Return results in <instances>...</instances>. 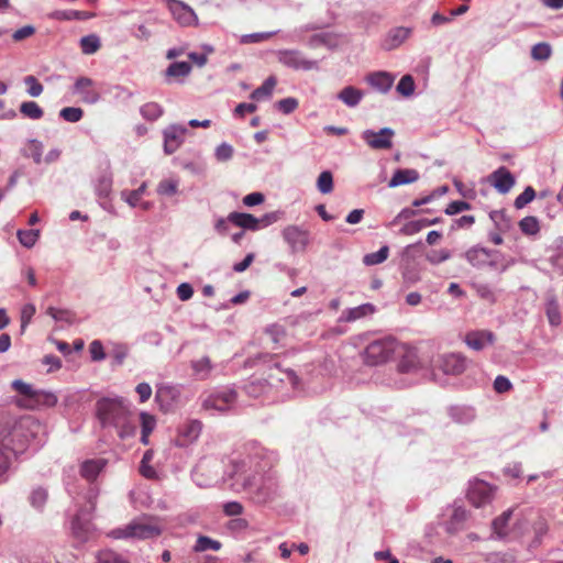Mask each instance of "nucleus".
<instances>
[{
    "mask_svg": "<svg viewBox=\"0 0 563 563\" xmlns=\"http://www.w3.org/2000/svg\"><path fill=\"white\" fill-rule=\"evenodd\" d=\"M97 417L103 427L112 426L124 439L135 433L131 411L122 398H102L96 405Z\"/></svg>",
    "mask_w": 563,
    "mask_h": 563,
    "instance_id": "nucleus-1",
    "label": "nucleus"
},
{
    "mask_svg": "<svg viewBox=\"0 0 563 563\" xmlns=\"http://www.w3.org/2000/svg\"><path fill=\"white\" fill-rule=\"evenodd\" d=\"M234 484L241 486L244 490L254 494L257 501L268 500L277 489V479L273 472L263 471L252 475H245L244 472L236 470L233 474Z\"/></svg>",
    "mask_w": 563,
    "mask_h": 563,
    "instance_id": "nucleus-2",
    "label": "nucleus"
},
{
    "mask_svg": "<svg viewBox=\"0 0 563 563\" xmlns=\"http://www.w3.org/2000/svg\"><path fill=\"white\" fill-rule=\"evenodd\" d=\"M162 531L163 526L157 519L143 517L132 520L124 528L113 529L109 536L113 539L145 540L158 537Z\"/></svg>",
    "mask_w": 563,
    "mask_h": 563,
    "instance_id": "nucleus-3",
    "label": "nucleus"
},
{
    "mask_svg": "<svg viewBox=\"0 0 563 563\" xmlns=\"http://www.w3.org/2000/svg\"><path fill=\"white\" fill-rule=\"evenodd\" d=\"M399 343L391 336L371 342L362 353L364 363L376 366L388 362L396 353Z\"/></svg>",
    "mask_w": 563,
    "mask_h": 563,
    "instance_id": "nucleus-4",
    "label": "nucleus"
},
{
    "mask_svg": "<svg viewBox=\"0 0 563 563\" xmlns=\"http://www.w3.org/2000/svg\"><path fill=\"white\" fill-rule=\"evenodd\" d=\"M275 55L278 63L292 70L309 71L319 69V62L309 59L299 49H278Z\"/></svg>",
    "mask_w": 563,
    "mask_h": 563,
    "instance_id": "nucleus-5",
    "label": "nucleus"
},
{
    "mask_svg": "<svg viewBox=\"0 0 563 563\" xmlns=\"http://www.w3.org/2000/svg\"><path fill=\"white\" fill-rule=\"evenodd\" d=\"M279 219L277 212H269L264 214L261 218H256L251 213H244V212H231L228 216V220L233 223L234 225L251 230V231H257L264 228H267L268 225L275 223Z\"/></svg>",
    "mask_w": 563,
    "mask_h": 563,
    "instance_id": "nucleus-6",
    "label": "nucleus"
},
{
    "mask_svg": "<svg viewBox=\"0 0 563 563\" xmlns=\"http://www.w3.org/2000/svg\"><path fill=\"white\" fill-rule=\"evenodd\" d=\"M465 257L471 265L478 268L488 266L495 269L501 267V271H505L507 267L505 265L501 266V254L498 251L486 247L474 246L465 253Z\"/></svg>",
    "mask_w": 563,
    "mask_h": 563,
    "instance_id": "nucleus-7",
    "label": "nucleus"
},
{
    "mask_svg": "<svg viewBox=\"0 0 563 563\" xmlns=\"http://www.w3.org/2000/svg\"><path fill=\"white\" fill-rule=\"evenodd\" d=\"M71 92L78 96L81 102L87 104H95L101 98L97 84L91 78L85 76L75 79Z\"/></svg>",
    "mask_w": 563,
    "mask_h": 563,
    "instance_id": "nucleus-8",
    "label": "nucleus"
},
{
    "mask_svg": "<svg viewBox=\"0 0 563 563\" xmlns=\"http://www.w3.org/2000/svg\"><path fill=\"white\" fill-rule=\"evenodd\" d=\"M282 235L292 253L303 252L310 242L309 232L298 225L286 227L283 230Z\"/></svg>",
    "mask_w": 563,
    "mask_h": 563,
    "instance_id": "nucleus-9",
    "label": "nucleus"
},
{
    "mask_svg": "<svg viewBox=\"0 0 563 563\" xmlns=\"http://www.w3.org/2000/svg\"><path fill=\"white\" fill-rule=\"evenodd\" d=\"M394 131L390 128H383L378 132L365 130L362 139L374 150H388L393 146Z\"/></svg>",
    "mask_w": 563,
    "mask_h": 563,
    "instance_id": "nucleus-10",
    "label": "nucleus"
},
{
    "mask_svg": "<svg viewBox=\"0 0 563 563\" xmlns=\"http://www.w3.org/2000/svg\"><path fill=\"white\" fill-rule=\"evenodd\" d=\"M167 7L173 18L183 26H194L198 24V18L195 11L186 3L178 0H167Z\"/></svg>",
    "mask_w": 563,
    "mask_h": 563,
    "instance_id": "nucleus-11",
    "label": "nucleus"
},
{
    "mask_svg": "<svg viewBox=\"0 0 563 563\" xmlns=\"http://www.w3.org/2000/svg\"><path fill=\"white\" fill-rule=\"evenodd\" d=\"M236 400V393L233 389H224L210 395L203 400L202 407L206 410L227 411Z\"/></svg>",
    "mask_w": 563,
    "mask_h": 563,
    "instance_id": "nucleus-12",
    "label": "nucleus"
},
{
    "mask_svg": "<svg viewBox=\"0 0 563 563\" xmlns=\"http://www.w3.org/2000/svg\"><path fill=\"white\" fill-rule=\"evenodd\" d=\"M495 488L483 481L471 484L467 497L475 507H482L488 504L494 496Z\"/></svg>",
    "mask_w": 563,
    "mask_h": 563,
    "instance_id": "nucleus-13",
    "label": "nucleus"
},
{
    "mask_svg": "<svg viewBox=\"0 0 563 563\" xmlns=\"http://www.w3.org/2000/svg\"><path fill=\"white\" fill-rule=\"evenodd\" d=\"M438 366L446 375H460L466 369L467 360L462 354L450 353L438 360Z\"/></svg>",
    "mask_w": 563,
    "mask_h": 563,
    "instance_id": "nucleus-14",
    "label": "nucleus"
},
{
    "mask_svg": "<svg viewBox=\"0 0 563 563\" xmlns=\"http://www.w3.org/2000/svg\"><path fill=\"white\" fill-rule=\"evenodd\" d=\"M488 181L499 194L505 195L515 186L516 178L505 166H501L489 175Z\"/></svg>",
    "mask_w": 563,
    "mask_h": 563,
    "instance_id": "nucleus-15",
    "label": "nucleus"
},
{
    "mask_svg": "<svg viewBox=\"0 0 563 563\" xmlns=\"http://www.w3.org/2000/svg\"><path fill=\"white\" fill-rule=\"evenodd\" d=\"M186 126L173 124L164 130V151L166 154H173L184 142Z\"/></svg>",
    "mask_w": 563,
    "mask_h": 563,
    "instance_id": "nucleus-16",
    "label": "nucleus"
},
{
    "mask_svg": "<svg viewBox=\"0 0 563 563\" xmlns=\"http://www.w3.org/2000/svg\"><path fill=\"white\" fill-rule=\"evenodd\" d=\"M179 396L180 393L177 387L170 385H162L158 386L155 393V401L162 411L168 412L178 401Z\"/></svg>",
    "mask_w": 563,
    "mask_h": 563,
    "instance_id": "nucleus-17",
    "label": "nucleus"
},
{
    "mask_svg": "<svg viewBox=\"0 0 563 563\" xmlns=\"http://www.w3.org/2000/svg\"><path fill=\"white\" fill-rule=\"evenodd\" d=\"M201 432V423L198 420H191L185 422L178 429V435L176 444L179 446H186L195 442Z\"/></svg>",
    "mask_w": 563,
    "mask_h": 563,
    "instance_id": "nucleus-18",
    "label": "nucleus"
},
{
    "mask_svg": "<svg viewBox=\"0 0 563 563\" xmlns=\"http://www.w3.org/2000/svg\"><path fill=\"white\" fill-rule=\"evenodd\" d=\"M494 341V333L487 330L472 331L465 335L464 340L466 345L474 351H482L486 346L492 345Z\"/></svg>",
    "mask_w": 563,
    "mask_h": 563,
    "instance_id": "nucleus-19",
    "label": "nucleus"
},
{
    "mask_svg": "<svg viewBox=\"0 0 563 563\" xmlns=\"http://www.w3.org/2000/svg\"><path fill=\"white\" fill-rule=\"evenodd\" d=\"M376 311V308L372 303H363L357 307L349 308L343 311L340 317L342 322H354L356 320L372 316Z\"/></svg>",
    "mask_w": 563,
    "mask_h": 563,
    "instance_id": "nucleus-20",
    "label": "nucleus"
},
{
    "mask_svg": "<svg viewBox=\"0 0 563 563\" xmlns=\"http://www.w3.org/2000/svg\"><path fill=\"white\" fill-rule=\"evenodd\" d=\"M367 82L377 91L386 93L394 84V76L387 71H376L367 76Z\"/></svg>",
    "mask_w": 563,
    "mask_h": 563,
    "instance_id": "nucleus-21",
    "label": "nucleus"
},
{
    "mask_svg": "<svg viewBox=\"0 0 563 563\" xmlns=\"http://www.w3.org/2000/svg\"><path fill=\"white\" fill-rule=\"evenodd\" d=\"M106 465L107 461L103 459L86 460L80 465V475L85 479L92 482L97 478Z\"/></svg>",
    "mask_w": 563,
    "mask_h": 563,
    "instance_id": "nucleus-22",
    "label": "nucleus"
},
{
    "mask_svg": "<svg viewBox=\"0 0 563 563\" xmlns=\"http://www.w3.org/2000/svg\"><path fill=\"white\" fill-rule=\"evenodd\" d=\"M410 35V29L396 27L391 30L384 41V48L387 51L400 46Z\"/></svg>",
    "mask_w": 563,
    "mask_h": 563,
    "instance_id": "nucleus-23",
    "label": "nucleus"
},
{
    "mask_svg": "<svg viewBox=\"0 0 563 563\" xmlns=\"http://www.w3.org/2000/svg\"><path fill=\"white\" fill-rule=\"evenodd\" d=\"M419 174L416 169H398L394 173L388 186L394 188L418 180Z\"/></svg>",
    "mask_w": 563,
    "mask_h": 563,
    "instance_id": "nucleus-24",
    "label": "nucleus"
},
{
    "mask_svg": "<svg viewBox=\"0 0 563 563\" xmlns=\"http://www.w3.org/2000/svg\"><path fill=\"white\" fill-rule=\"evenodd\" d=\"M450 417L457 423L466 424L474 420L475 410L472 407L453 406L450 408Z\"/></svg>",
    "mask_w": 563,
    "mask_h": 563,
    "instance_id": "nucleus-25",
    "label": "nucleus"
},
{
    "mask_svg": "<svg viewBox=\"0 0 563 563\" xmlns=\"http://www.w3.org/2000/svg\"><path fill=\"white\" fill-rule=\"evenodd\" d=\"M140 421H141V442L144 445H147L150 434L153 432V430L156 427V418L148 412L142 411L140 413Z\"/></svg>",
    "mask_w": 563,
    "mask_h": 563,
    "instance_id": "nucleus-26",
    "label": "nucleus"
},
{
    "mask_svg": "<svg viewBox=\"0 0 563 563\" xmlns=\"http://www.w3.org/2000/svg\"><path fill=\"white\" fill-rule=\"evenodd\" d=\"M338 98L347 107L353 108L362 100L363 92L353 86H347L339 92Z\"/></svg>",
    "mask_w": 563,
    "mask_h": 563,
    "instance_id": "nucleus-27",
    "label": "nucleus"
},
{
    "mask_svg": "<svg viewBox=\"0 0 563 563\" xmlns=\"http://www.w3.org/2000/svg\"><path fill=\"white\" fill-rule=\"evenodd\" d=\"M191 368L194 371V374L199 379H207L209 378L211 371L213 368L212 363L208 356H203L199 360H195L191 362Z\"/></svg>",
    "mask_w": 563,
    "mask_h": 563,
    "instance_id": "nucleus-28",
    "label": "nucleus"
},
{
    "mask_svg": "<svg viewBox=\"0 0 563 563\" xmlns=\"http://www.w3.org/2000/svg\"><path fill=\"white\" fill-rule=\"evenodd\" d=\"M545 314L548 317L549 323L552 327H558L561 324V312L559 308L558 300L554 296H550L545 303Z\"/></svg>",
    "mask_w": 563,
    "mask_h": 563,
    "instance_id": "nucleus-29",
    "label": "nucleus"
},
{
    "mask_svg": "<svg viewBox=\"0 0 563 563\" xmlns=\"http://www.w3.org/2000/svg\"><path fill=\"white\" fill-rule=\"evenodd\" d=\"M276 84V78L274 76H269L261 87L253 90V92L251 93V98L256 101L269 98L273 93Z\"/></svg>",
    "mask_w": 563,
    "mask_h": 563,
    "instance_id": "nucleus-30",
    "label": "nucleus"
},
{
    "mask_svg": "<svg viewBox=\"0 0 563 563\" xmlns=\"http://www.w3.org/2000/svg\"><path fill=\"white\" fill-rule=\"evenodd\" d=\"M191 65L187 62L172 63L166 69V76L173 78L186 77L191 71Z\"/></svg>",
    "mask_w": 563,
    "mask_h": 563,
    "instance_id": "nucleus-31",
    "label": "nucleus"
},
{
    "mask_svg": "<svg viewBox=\"0 0 563 563\" xmlns=\"http://www.w3.org/2000/svg\"><path fill=\"white\" fill-rule=\"evenodd\" d=\"M101 46L100 38L96 34H89L80 38L81 52L86 55L95 54Z\"/></svg>",
    "mask_w": 563,
    "mask_h": 563,
    "instance_id": "nucleus-32",
    "label": "nucleus"
},
{
    "mask_svg": "<svg viewBox=\"0 0 563 563\" xmlns=\"http://www.w3.org/2000/svg\"><path fill=\"white\" fill-rule=\"evenodd\" d=\"M511 516H512V510L508 509V510L504 511L499 517H497L493 521L494 532L499 538H503V537L507 536V532H508L507 531V527H508V522H509Z\"/></svg>",
    "mask_w": 563,
    "mask_h": 563,
    "instance_id": "nucleus-33",
    "label": "nucleus"
},
{
    "mask_svg": "<svg viewBox=\"0 0 563 563\" xmlns=\"http://www.w3.org/2000/svg\"><path fill=\"white\" fill-rule=\"evenodd\" d=\"M20 112L32 120H40L44 111L35 101H24L20 106Z\"/></svg>",
    "mask_w": 563,
    "mask_h": 563,
    "instance_id": "nucleus-34",
    "label": "nucleus"
},
{
    "mask_svg": "<svg viewBox=\"0 0 563 563\" xmlns=\"http://www.w3.org/2000/svg\"><path fill=\"white\" fill-rule=\"evenodd\" d=\"M112 188V176L111 173L106 172L101 174L96 183V192L100 197H107Z\"/></svg>",
    "mask_w": 563,
    "mask_h": 563,
    "instance_id": "nucleus-35",
    "label": "nucleus"
},
{
    "mask_svg": "<svg viewBox=\"0 0 563 563\" xmlns=\"http://www.w3.org/2000/svg\"><path fill=\"white\" fill-rule=\"evenodd\" d=\"M38 407H54L57 404V396L52 391L36 390L32 398Z\"/></svg>",
    "mask_w": 563,
    "mask_h": 563,
    "instance_id": "nucleus-36",
    "label": "nucleus"
},
{
    "mask_svg": "<svg viewBox=\"0 0 563 563\" xmlns=\"http://www.w3.org/2000/svg\"><path fill=\"white\" fill-rule=\"evenodd\" d=\"M152 459H153V451L147 450L144 453L142 461H141V465H140V473L142 474V476H144L145 478H148V479H154V478H156V475H157L156 471L151 465Z\"/></svg>",
    "mask_w": 563,
    "mask_h": 563,
    "instance_id": "nucleus-37",
    "label": "nucleus"
},
{
    "mask_svg": "<svg viewBox=\"0 0 563 563\" xmlns=\"http://www.w3.org/2000/svg\"><path fill=\"white\" fill-rule=\"evenodd\" d=\"M552 55V47L549 43L541 42L532 46L531 57L534 60L544 62L548 60Z\"/></svg>",
    "mask_w": 563,
    "mask_h": 563,
    "instance_id": "nucleus-38",
    "label": "nucleus"
},
{
    "mask_svg": "<svg viewBox=\"0 0 563 563\" xmlns=\"http://www.w3.org/2000/svg\"><path fill=\"white\" fill-rule=\"evenodd\" d=\"M389 249L387 245L382 246L377 252L366 254L363 258L365 265L372 266L385 262L388 257Z\"/></svg>",
    "mask_w": 563,
    "mask_h": 563,
    "instance_id": "nucleus-39",
    "label": "nucleus"
},
{
    "mask_svg": "<svg viewBox=\"0 0 563 563\" xmlns=\"http://www.w3.org/2000/svg\"><path fill=\"white\" fill-rule=\"evenodd\" d=\"M140 112L144 119L154 121L163 114V108L156 102H147L141 107Z\"/></svg>",
    "mask_w": 563,
    "mask_h": 563,
    "instance_id": "nucleus-40",
    "label": "nucleus"
},
{
    "mask_svg": "<svg viewBox=\"0 0 563 563\" xmlns=\"http://www.w3.org/2000/svg\"><path fill=\"white\" fill-rule=\"evenodd\" d=\"M519 228L527 235H536L540 231L539 221L536 217H525L519 222Z\"/></svg>",
    "mask_w": 563,
    "mask_h": 563,
    "instance_id": "nucleus-41",
    "label": "nucleus"
},
{
    "mask_svg": "<svg viewBox=\"0 0 563 563\" xmlns=\"http://www.w3.org/2000/svg\"><path fill=\"white\" fill-rule=\"evenodd\" d=\"M317 188L323 195L330 194L333 190V176L331 172L324 170L319 175Z\"/></svg>",
    "mask_w": 563,
    "mask_h": 563,
    "instance_id": "nucleus-42",
    "label": "nucleus"
},
{
    "mask_svg": "<svg viewBox=\"0 0 563 563\" xmlns=\"http://www.w3.org/2000/svg\"><path fill=\"white\" fill-rule=\"evenodd\" d=\"M16 235L20 243L23 246L30 249L35 245L36 241L38 240L40 232L38 230H19Z\"/></svg>",
    "mask_w": 563,
    "mask_h": 563,
    "instance_id": "nucleus-43",
    "label": "nucleus"
},
{
    "mask_svg": "<svg viewBox=\"0 0 563 563\" xmlns=\"http://www.w3.org/2000/svg\"><path fill=\"white\" fill-rule=\"evenodd\" d=\"M195 551L202 552L207 550L218 551L221 549V543L217 540H213L209 537L201 536L197 539L195 544Z\"/></svg>",
    "mask_w": 563,
    "mask_h": 563,
    "instance_id": "nucleus-44",
    "label": "nucleus"
},
{
    "mask_svg": "<svg viewBox=\"0 0 563 563\" xmlns=\"http://www.w3.org/2000/svg\"><path fill=\"white\" fill-rule=\"evenodd\" d=\"M84 111L78 107H66L59 111V117L70 123H76L81 120Z\"/></svg>",
    "mask_w": 563,
    "mask_h": 563,
    "instance_id": "nucleus-45",
    "label": "nucleus"
},
{
    "mask_svg": "<svg viewBox=\"0 0 563 563\" xmlns=\"http://www.w3.org/2000/svg\"><path fill=\"white\" fill-rule=\"evenodd\" d=\"M95 563H129L121 554L110 550L100 551Z\"/></svg>",
    "mask_w": 563,
    "mask_h": 563,
    "instance_id": "nucleus-46",
    "label": "nucleus"
},
{
    "mask_svg": "<svg viewBox=\"0 0 563 563\" xmlns=\"http://www.w3.org/2000/svg\"><path fill=\"white\" fill-rule=\"evenodd\" d=\"M271 371H272V373L269 374L271 378H276L280 382L287 379L292 385L297 384V376L294 371H291V369L282 371L278 365H275L274 367H272Z\"/></svg>",
    "mask_w": 563,
    "mask_h": 563,
    "instance_id": "nucleus-47",
    "label": "nucleus"
},
{
    "mask_svg": "<svg viewBox=\"0 0 563 563\" xmlns=\"http://www.w3.org/2000/svg\"><path fill=\"white\" fill-rule=\"evenodd\" d=\"M26 91L31 97H38L42 95L44 87L43 85L32 75L24 77L23 79Z\"/></svg>",
    "mask_w": 563,
    "mask_h": 563,
    "instance_id": "nucleus-48",
    "label": "nucleus"
},
{
    "mask_svg": "<svg viewBox=\"0 0 563 563\" xmlns=\"http://www.w3.org/2000/svg\"><path fill=\"white\" fill-rule=\"evenodd\" d=\"M178 181L176 179H164L157 186V192L162 196H174L177 194Z\"/></svg>",
    "mask_w": 563,
    "mask_h": 563,
    "instance_id": "nucleus-49",
    "label": "nucleus"
},
{
    "mask_svg": "<svg viewBox=\"0 0 563 563\" xmlns=\"http://www.w3.org/2000/svg\"><path fill=\"white\" fill-rule=\"evenodd\" d=\"M397 91L405 96L409 97L415 91V81L410 75H405L397 85Z\"/></svg>",
    "mask_w": 563,
    "mask_h": 563,
    "instance_id": "nucleus-50",
    "label": "nucleus"
},
{
    "mask_svg": "<svg viewBox=\"0 0 563 563\" xmlns=\"http://www.w3.org/2000/svg\"><path fill=\"white\" fill-rule=\"evenodd\" d=\"M536 197V191L532 187L528 186L516 199L515 207L517 209H522L528 203H530Z\"/></svg>",
    "mask_w": 563,
    "mask_h": 563,
    "instance_id": "nucleus-51",
    "label": "nucleus"
},
{
    "mask_svg": "<svg viewBox=\"0 0 563 563\" xmlns=\"http://www.w3.org/2000/svg\"><path fill=\"white\" fill-rule=\"evenodd\" d=\"M276 32H260L252 34H244L240 38V43L250 44V43H260L271 38Z\"/></svg>",
    "mask_w": 563,
    "mask_h": 563,
    "instance_id": "nucleus-52",
    "label": "nucleus"
},
{
    "mask_svg": "<svg viewBox=\"0 0 563 563\" xmlns=\"http://www.w3.org/2000/svg\"><path fill=\"white\" fill-rule=\"evenodd\" d=\"M46 313L51 316L55 321H64L67 323L73 321V314L68 310L48 307Z\"/></svg>",
    "mask_w": 563,
    "mask_h": 563,
    "instance_id": "nucleus-53",
    "label": "nucleus"
},
{
    "mask_svg": "<svg viewBox=\"0 0 563 563\" xmlns=\"http://www.w3.org/2000/svg\"><path fill=\"white\" fill-rule=\"evenodd\" d=\"M47 500V492L43 488H36L31 493L30 501L31 505L37 509H41Z\"/></svg>",
    "mask_w": 563,
    "mask_h": 563,
    "instance_id": "nucleus-54",
    "label": "nucleus"
},
{
    "mask_svg": "<svg viewBox=\"0 0 563 563\" xmlns=\"http://www.w3.org/2000/svg\"><path fill=\"white\" fill-rule=\"evenodd\" d=\"M82 16V12L75 10H57L51 14V18L60 21L81 19Z\"/></svg>",
    "mask_w": 563,
    "mask_h": 563,
    "instance_id": "nucleus-55",
    "label": "nucleus"
},
{
    "mask_svg": "<svg viewBox=\"0 0 563 563\" xmlns=\"http://www.w3.org/2000/svg\"><path fill=\"white\" fill-rule=\"evenodd\" d=\"M490 218L497 224L498 230L501 232L509 230L511 227L509 219H507L506 214L503 211L492 212Z\"/></svg>",
    "mask_w": 563,
    "mask_h": 563,
    "instance_id": "nucleus-56",
    "label": "nucleus"
},
{
    "mask_svg": "<svg viewBox=\"0 0 563 563\" xmlns=\"http://www.w3.org/2000/svg\"><path fill=\"white\" fill-rule=\"evenodd\" d=\"M276 107L279 111H282L285 114H289L294 112L298 107V100L296 98L289 97L279 100L276 103Z\"/></svg>",
    "mask_w": 563,
    "mask_h": 563,
    "instance_id": "nucleus-57",
    "label": "nucleus"
},
{
    "mask_svg": "<svg viewBox=\"0 0 563 563\" xmlns=\"http://www.w3.org/2000/svg\"><path fill=\"white\" fill-rule=\"evenodd\" d=\"M35 306L33 303H25L21 309V329L24 330L31 322L35 314Z\"/></svg>",
    "mask_w": 563,
    "mask_h": 563,
    "instance_id": "nucleus-58",
    "label": "nucleus"
},
{
    "mask_svg": "<svg viewBox=\"0 0 563 563\" xmlns=\"http://www.w3.org/2000/svg\"><path fill=\"white\" fill-rule=\"evenodd\" d=\"M30 156L33 158L34 163H42V154H43V144L37 140H31L29 142Z\"/></svg>",
    "mask_w": 563,
    "mask_h": 563,
    "instance_id": "nucleus-59",
    "label": "nucleus"
},
{
    "mask_svg": "<svg viewBox=\"0 0 563 563\" xmlns=\"http://www.w3.org/2000/svg\"><path fill=\"white\" fill-rule=\"evenodd\" d=\"M129 349L124 344H115L111 351V356L117 365H121L128 356Z\"/></svg>",
    "mask_w": 563,
    "mask_h": 563,
    "instance_id": "nucleus-60",
    "label": "nucleus"
},
{
    "mask_svg": "<svg viewBox=\"0 0 563 563\" xmlns=\"http://www.w3.org/2000/svg\"><path fill=\"white\" fill-rule=\"evenodd\" d=\"M89 352L92 361L99 362L106 358L103 345L99 340H95L90 343Z\"/></svg>",
    "mask_w": 563,
    "mask_h": 563,
    "instance_id": "nucleus-61",
    "label": "nucleus"
},
{
    "mask_svg": "<svg viewBox=\"0 0 563 563\" xmlns=\"http://www.w3.org/2000/svg\"><path fill=\"white\" fill-rule=\"evenodd\" d=\"M12 387L20 394L29 397L30 399L33 398V396L35 395V391L33 389V387L30 385V384H26L24 383L23 380L21 379H15L13 380L12 383Z\"/></svg>",
    "mask_w": 563,
    "mask_h": 563,
    "instance_id": "nucleus-62",
    "label": "nucleus"
},
{
    "mask_svg": "<svg viewBox=\"0 0 563 563\" xmlns=\"http://www.w3.org/2000/svg\"><path fill=\"white\" fill-rule=\"evenodd\" d=\"M471 208L470 203L462 200L452 201L445 208V213L449 216L457 214L462 211L468 210Z\"/></svg>",
    "mask_w": 563,
    "mask_h": 563,
    "instance_id": "nucleus-63",
    "label": "nucleus"
},
{
    "mask_svg": "<svg viewBox=\"0 0 563 563\" xmlns=\"http://www.w3.org/2000/svg\"><path fill=\"white\" fill-rule=\"evenodd\" d=\"M233 155V147L228 143H221L216 148V157L218 161L225 162L229 161Z\"/></svg>",
    "mask_w": 563,
    "mask_h": 563,
    "instance_id": "nucleus-64",
    "label": "nucleus"
}]
</instances>
